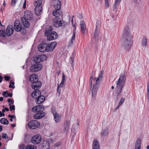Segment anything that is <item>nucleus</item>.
<instances>
[{"instance_id": "f03ea898", "label": "nucleus", "mask_w": 149, "mask_h": 149, "mask_svg": "<svg viewBox=\"0 0 149 149\" xmlns=\"http://www.w3.org/2000/svg\"><path fill=\"white\" fill-rule=\"evenodd\" d=\"M47 57L45 55H42L38 56L33 59L34 63L30 67V70L31 72H35L40 70L42 67L40 62L44 60H46Z\"/></svg>"}, {"instance_id": "13d9d810", "label": "nucleus", "mask_w": 149, "mask_h": 149, "mask_svg": "<svg viewBox=\"0 0 149 149\" xmlns=\"http://www.w3.org/2000/svg\"><path fill=\"white\" fill-rule=\"evenodd\" d=\"M12 83L11 82H10V85L9 86V87L10 88H15V87L14 86H12Z\"/></svg>"}, {"instance_id": "1a4fd4ad", "label": "nucleus", "mask_w": 149, "mask_h": 149, "mask_svg": "<svg viewBox=\"0 0 149 149\" xmlns=\"http://www.w3.org/2000/svg\"><path fill=\"white\" fill-rule=\"evenodd\" d=\"M41 140V136L40 135L38 134L33 136L31 140V143L35 145L39 144Z\"/></svg>"}, {"instance_id": "aec40b11", "label": "nucleus", "mask_w": 149, "mask_h": 149, "mask_svg": "<svg viewBox=\"0 0 149 149\" xmlns=\"http://www.w3.org/2000/svg\"><path fill=\"white\" fill-rule=\"evenodd\" d=\"M45 97L43 95H41L36 100V102L37 104H40L44 102Z\"/></svg>"}, {"instance_id": "393cba45", "label": "nucleus", "mask_w": 149, "mask_h": 149, "mask_svg": "<svg viewBox=\"0 0 149 149\" xmlns=\"http://www.w3.org/2000/svg\"><path fill=\"white\" fill-rule=\"evenodd\" d=\"M21 20L22 21L24 27L26 28H28L30 26V23L27 20L25 19L23 17L21 18Z\"/></svg>"}, {"instance_id": "a878e982", "label": "nucleus", "mask_w": 149, "mask_h": 149, "mask_svg": "<svg viewBox=\"0 0 149 149\" xmlns=\"http://www.w3.org/2000/svg\"><path fill=\"white\" fill-rule=\"evenodd\" d=\"M104 72V71L102 70L100 73L98 77L97 78L95 77V79H96V80L95 82H96V83H98L100 84V79L103 77Z\"/></svg>"}, {"instance_id": "7c9ffc66", "label": "nucleus", "mask_w": 149, "mask_h": 149, "mask_svg": "<svg viewBox=\"0 0 149 149\" xmlns=\"http://www.w3.org/2000/svg\"><path fill=\"white\" fill-rule=\"evenodd\" d=\"M98 26V24H97V23H96V28L95 30V33L94 35V37L95 38H97L99 36V30L97 28Z\"/></svg>"}, {"instance_id": "8fccbe9b", "label": "nucleus", "mask_w": 149, "mask_h": 149, "mask_svg": "<svg viewBox=\"0 0 149 149\" xmlns=\"http://www.w3.org/2000/svg\"><path fill=\"white\" fill-rule=\"evenodd\" d=\"M65 75L63 73L62 81L64 82L65 80Z\"/></svg>"}, {"instance_id": "9d476101", "label": "nucleus", "mask_w": 149, "mask_h": 149, "mask_svg": "<svg viewBox=\"0 0 149 149\" xmlns=\"http://www.w3.org/2000/svg\"><path fill=\"white\" fill-rule=\"evenodd\" d=\"M56 42H54L49 44H47L46 47V52H50L52 51L56 47Z\"/></svg>"}, {"instance_id": "774afa93", "label": "nucleus", "mask_w": 149, "mask_h": 149, "mask_svg": "<svg viewBox=\"0 0 149 149\" xmlns=\"http://www.w3.org/2000/svg\"><path fill=\"white\" fill-rule=\"evenodd\" d=\"M5 110H6V111H9V109L8 108H5Z\"/></svg>"}, {"instance_id": "37998d69", "label": "nucleus", "mask_w": 149, "mask_h": 149, "mask_svg": "<svg viewBox=\"0 0 149 149\" xmlns=\"http://www.w3.org/2000/svg\"><path fill=\"white\" fill-rule=\"evenodd\" d=\"M125 100V99L124 97L121 98L118 104L119 105L121 106L124 103Z\"/></svg>"}, {"instance_id": "3c124183", "label": "nucleus", "mask_w": 149, "mask_h": 149, "mask_svg": "<svg viewBox=\"0 0 149 149\" xmlns=\"http://www.w3.org/2000/svg\"><path fill=\"white\" fill-rule=\"evenodd\" d=\"M4 77L5 80L6 81H8L10 79V77L8 76H5Z\"/></svg>"}, {"instance_id": "4468645a", "label": "nucleus", "mask_w": 149, "mask_h": 149, "mask_svg": "<svg viewBox=\"0 0 149 149\" xmlns=\"http://www.w3.org/2000/svg\"><path fill=\"white\" fill-rule=\"evenodd\" d=\"M99 85V84L96 83V82H95V83L93 84L92 91V96L93 97H95L97 93Z\"/></svg>"}, {"instance_id": "603ef678", "label": "nucleus", "mask_w": 149, "mask_h": 149, "mask_svg": "<svg viewBox=\"0 0 149 149\" xmlns=\"http://www.w3.org/2000/svg\"><path fill=\"white\" fill-rule=\"evenodd\" d=\"M59 84H58V86H57V92L60 94L61 92V90L59 89Z\"/></svg>"}, {"instance_id": "0e129e2a", "label": "nucleus", "mask_w": 149, "mask_h": 149, "mask_svg": "<svg viewBox=\"0 0 149 149\" xmlns=\"http://www.w3.org/2000/svg\"><path fill=\"white\" fill-rule=\"evenodd\" d=\"M24 148V146H23L22 145L20 146H19V149H23Z\"/></svg>"}, {"instance_id": "c85d7f7f", "label": "nucleus", "mask_w": 149, "mask_h": 149, "mask_svg": "<svg viewBox=\"0 0 149 149\" xmlns=\"http://www.w3.org/2000/svg\"><path fill=\"white\" fill-rule=\"evenodd\" d=\"M73 35L71 38V39L69 42L68 43V46H71L72 45L73 43V40H74L75 37V31H73Z\"/></svg>"}, {"instance_id": "7ed1b4c3", "label": "nucleus", "mask_w": 149, "mask_h": 149, "mask_svg": "<svg viewBox=\"0 0 149 149\" xmlns=\"http://www.w3.org/2000/svg\"><path fill=\"white\" fill-rule=\"evenodd\" d=\"M53 28L52 26H49L47 28L45 35L47 36V40L50 41L56 39L58 37L57 33L55 31H52Z\"/></svg>"}, {"instance_id": "bf43d9fd", "label": "nucleus", "mask_w": 149, "mask_h": 149, "mask_svg": "<svg viewBox=\"0 0 149 149\" xmlns=\"http://www.w3.org/2000/svg\"><path fill=\"white\" fill-rule=\"evenodd\" d=\"M73 19L72 18V20H71V22H72V26L74 27L75 28V29H76L75 26L74 24H73ZM74 31H75V30H74Z\"/></svg>"}, {"instance_id": "49530a36", "label": "nucleus", "mask_w": 149, "mask_h": 149, "mask_svg": "<svg viewBox=\"0 0 149 149\" xmlns=\"http://www.w3.org/2000/svg\"><path fill=\"white\" fill-rule=\"evenodd\" d=\"M46 141H47V142L49 143H49H52L53 142V139H47Z\"/></svg>"}, {"instance_id": "6e6d98bb", "label": "nucleus", "mask_w": 149, "mask_h": 149, "mask_svg": "<svg viewBox=\"0 0 149 149\" xmlns=\"http://www.w3.org/2000/svg\"><path fill=\"white\" fill-rule=\"evenodd\" d=\"M8 94V95L6 96V97H12V95H13V94L12 93H8V94Z\"/></svg>"}, {"instance_id": "c03bdc74", "label": "nucleus", "mask_w": 149, "mask_h": 149, "mask_svg": "<svg viewBox=\"0 0 149 149\" xmlns=\"http://www.w3.org/2000/svg\"><path fill=\"white\" fill-rule=\"evenodd\" d=\"M105 6L106 7L108 8L109 6V2L108 0H105Z\"/></svg>"}, {"instance_id": "39448f33", "label": "nucleus", "mask_w": 149, "mask_h": 149, "mask_svg": "<svg viewBox=\"0 0 149 149\" xmlns=\"http://www.w3.org/2000/svg\"><path fill=\"white\" fill-rule=\"evenodd\" d=\"M42 0H35L33 4L36 7L35 9V13L37 15L39 16L42 11V7L41 5Z\"/></svg>"}, {"instance_id": "473e14b6", "label": "nucleus", "mask_w": 149, "mask_h": 149, "mask_svg": "<svg viewBox=\"0 0 149 149\" xmlns=\"http://www.w3.org/2000/svg\"><path fill=\"white\" fill-rule=\"evenodd\" d=\"M0 123L4 125H8L9 123V121L6 119L3 118L1 119Z\"/></svg>"}, {"instance_id": "338daca9", "label": "nucleus", "mask_w": 149, "mask_h": 149, "mask_svg": "<svg viewBox=\"0 0 149 149\" xmlns=\"http://www.w3.org/2000/svg\"><path fill=\"white\" fill-rule=\"evenodd\" d=\"M3 100V98L2 97H0V101H2Z\"/></svg>"}, {"instance_id": "f257e3e1", "label": "nucleus", "mask_w": 149, "mask_h": 149, "mask_svg": "<svg viewBox=\"0 0 149 149\" xmlns=\"http://www.w3.org/2000/svg\"><path fill=\"white\" fill-rule=\"evenodd\" d=\"M121 42L122 46L126 49L130 47L132 44V35L128 26L125 27L123 30Z\"/></svg>"}, {"instance_id": "a18cd8bd", "label": "nucleus", "mask_w": 149, "mask_h": 149, "mask_svg": "<svg viewBox=\"0 0 149 149\" xmlns=\"http://www.w3.org/2000/svg\"><path fill=\"white\" fill-rule=\"evenodd\" d=\"M2 135V138H3L5 139H7L8 138V137L6 134L3 133Z\"/></svg>"}, {"instance_id": "5701e85b", "label": "nucleus", "mask_w": 149, "mask_h": 149, "mask_svg": "<svg viewBox=\"0 0 149 149\" xmlns=\"http://www.w3.org/2000/svg\"><path fill=\"white\" fill-rule=\"evenodd\" d=\"M80 25L81 32L83 34H84L85 33L86 27L84 22V21L81 20L80 21Z\"/></svg>"}, {"instance_id": "423d86ee", "label": "nucleus", "mask_w": 149, "mask_h": 149, "mask_svg": "<svg viewBox=\"0 0 149 149\" xmlns=\"http://www.w3.org/2000/svg\"><path fill=\"white\" fill-rule=\"evenodd\" d=\"M126 77L124 74H120L118 81L116 83V87L123 88L124 87Z\"/></svg>"}, {"instance_id": "de8ad7c7", "label": "nucleus", "mask_w": 149, "mask_h": 149, "mask_svg": "<svg viewBox=\"0 0 149 149\" xmlns=\"http://www.w3.org/2000/svg\"><path fill=\"white\" fill-rule=\"evenodd\" d=\"M15 107L14 105H13L12 106H10V111H12V110H15Z\"/></svg>"}, {"instance_id": "0eeeda50", "label": "nucleus", "mask_w": 149, "mask_h": 149, "mask_svg": "<svg viewBox=\"0 0 149 149\" xmlns=\"http://www.w3.org/2000/svg\"><path fill=\"white\" fill-rule=\"evenodd\" d=\"M40 123L36 120L31 121L28 124V127L31 129H35L39 126Z\"/></svg>"}, {"instance_id": "bb28decb", "label": "nucleus", "mask_w": 149, "mask_h": 149, "mask_svg": "<svg viewBox=\"0 0 149 149\" xmlns=\"http://www.w3.org/2000/svg\"><path fill=\"white\" fill-rule=\"evenodd\" d=\"M141 140L140 139H138L135 143V149H141Z\"/></svg>"}, {"instance_id": "a211bd4d", "label": "nucleus", "mask_w": 149, "mask_h": 149, "mask_svg": "<svg viewBox=\"0 0 149 149\" xmlns=\"http://www.w3.org/2000/svg\"><path fill=\"white\" fill-rule=\"evenodd\" d=\"M46 45H47V44L45 43H42L39 45L38 47V49L39 51L42 52H46Z\"/></svg>"}, {"instance_id": "e433bc0d", "label": "nucleus", "mask_w": 149, "mask_h": 149, "mask_svg": "<svg viewBox=\"0 0 149 149\" xmlns=\"http://www.w3.org/2000/svg\"><path fill=\"white\" fill-rule=\"evenodd\" d=\"M96 79H95H95H94V78L93 77V74H91L90 80H89V82H90V88H91L92 87V82L93 81H94L95 80H96Z\"/></svg>"}, {"instance_id": "cd10ccee", "label": "nucleus", "mask_w": 149, "mask_h": 149, "mask_svg": "<svg viewBox=\"0 0 149 149\" xmlns=\"http://www.w3.org/2000/svg\"><path fill=\"white\" fill-rule=\"evenodd\" d=\"M93 149H100L99 143L97 140H94L93 143Z\"/></svg>"}, {"instance_id": "72a5a7b5", "label": "nucleus", "mask_w": 149, "mask_h": 149, "mask_svg": "<svg viewBox=\"0 0 149 149\" xmlns=\"http://www.w3.org/2000/svg\"><path fill=\"white\" fill-rule=\"evenodd\" d=\"M37 107H38V112L41 113L44 111V106L42 105H37Z\"/></svg>"}, {"instance_id": "69168bd1", "label": "nucleus", "mask_w": 149, "mask_h": 149, "mask_svg": "<svg viewBox=\"0 0 149 149\" xmlns=\"http://www.w3.org/2000/svg\"><path fill=\"white\" fill-rule=\"evenodd\" d=\"M3 79V77L1 76H0V83L2 82Z\"/></svg>"}, {"instance_id": "a19ab883", "label": "nucleus", "mask_w": 149, "mask_h": 149, "mask_svg": "<svg viewBox=\"0 0 149 149\" xmlns=\"http://www.w3.org/2000/svg\"><path fill=\"white\" fill-rule=\"evenodd\" d=\"M38 107H37V105L36 106L33 107L32 108V111L33 112H35V113L38 112V110L37 108H38Z\"/></svg>"}, {"instance_id": "4d7b16f0", "label": "nucleus", "mask_w": 149, "mask_h": 149, "mask_svg": "<svg viewBox=\"0 0 149 149\" xmlns=\"http://www.w3.org/2000/svg\"><path fill=\"white\" fill-rule=\"evenodd\" d=\"M64 82L62 81H61V83H60L59 84V87H61L63 86V84H64Z\"/></svg>"}, {"instance_id": "09e8293b", "label": "nucleus", "mask_w": 149, "mask_h": 149, "mask_svg": "<svg viewBox=\"0 0 149 149\" xmlns=\"http://www.w3.org/2000/svg\"><path fill=\"white\" fill-rule=\"evenodd\" d=\"M70 59L71 61V63L72 66H73V63L74 61V58L72 57H71L70 58Z\"/></svg>"}, {"instance_id": "ddd939ff", "label": "nucleus", "mask_w": 149, "mask_h": 149, "mask_svg": "<svg viewBox=\"0 0 149 149\" xmlns=\"http://www.w3.org/2000/svg\"><path fill=\"white\" fill-rule=\"evenodd\" d=\"M70 120H67L64 122L63 126V132H65L68 131L70 127Z\"/></svg>"}, {"instance_id": "4c0bfd02", "label": "nucleus", "mask_w": 149, "mask_h": 149, "mask_svg": "<svg viewBox=\"0 0 149 149\" xmlns=\"http://www.w3.org/2000/svg\"><path fill=\"white\" fill-rule=\"evenodd\" d=\"M147 43V39L146 37H144L142 41V45L143 46H146Z\"/></svg>"}, {"instance_id": "2eb2a0df", "label": "nucleus", "mask_w": 149, "mask_h": 149, "mask_svg": "<svg viewBox=\"0 0 149 149\" xmlns=\"http://www.w3.org/2000/svg\"><path fill=\"white\" fill-rule=\"evenodd\" d=\"M29 80L32 83L37 82L38 81V75L36 74H33L29 77Z\"/></svg>"}, {"instance_id": "864d4df0", "label": "nucleus", "mask_w": 149, "mask_h": 149, "mask_svg": "<svg viewBox=\"0 0 149 149\" xmlns=\"http://www.w3.org/2000/svg\"><path fill=\"white\" fill-rule=\"evenodd\" d=\"M8 94V91H4L3 92L2 95L4 97H6L7 95H6V94Z\"/></svg>"}, {"instance_id": "dca6fc26", "label": "nucleus", "mask_w": 149, "mask_h": 149, "mask_svg": "<svg viewBox=\"0 0 149 149\" xmlns=\"http://www.w3.org/2000/svg\"><path fill=\"white\" fill-rule=\"evenodd\" d=\"M41 93L39 89H36L31 94V96L34 98H37L41 95Z\"/></svg>"}, {"instance_id": "f8f14e48", "label": "nucleus", "mask_w": 149, "mask_h": 149, "mask_svg": "<svg viewBox=\"0 0 149 149\" xmlns=\"http://www.w3.org/2000/svg\"><path fill=\"white\" fill-rule=\"evenodd\" d=\"M26 20H31L33 18V13L32 12L26 10L24 13V17H23Z\"/></svg>"}, {"instance_id": "f3484780", "label": "nucleus", "mask_w": 149, "mask_h": 149, "mask_svg": "<svg viewBox=\"0 0 149 149\" xmlns=\"http://www.w3.org/2000/svg\"><path fill=\"white\" fill-rule=\"evenodd\" d=\"M14 28L16 31L19 32L22 29V25L20 24L19 21L16 20L14 24Z\"/></svg>"}, {"instance_id": "680f3d73", "label": "nucleus", "mask_w": 149, "mask_h": 149, "mask_svg": "<svg viewBox=\"0 0 149 149\" xmlns=\"http://www.w3.org/2000/svg\"><path fill=\"white\" fill-rule=\"evenodd\" d=\"M78 18L79 19H81L82 18L83 16H82V15L81 14H79V15L78 16Z\"/></svg>"}, {"instance_id": "5fc2aeb1", "label": "nucleus", "mask_w": 149, "mask_h": 149, "mask_svg": "<svg viewBox=\"0 0 149 149\" xmlns=\"http://www.w3.org/2000/svg\"><path fill=\"white\" fill-rule=\"evenodd\" d=\"M26 0H25L24 2V4L23 6V9H25L26 7Z\"/></svg>"}, {"instance_id": "20e7f679", "label": "nucleus", "mask_w": 149, "mask_h": 149, "mask_svg": "<svg viewBox=\"0 0 149 149\" xmlns=\"http://www.w3.org/2000/svg\"><path fill=\"white\" fill-rule=\"evenodd\" d=\"M53 0L55 9L53 12V14L56 17H58L62 13L60 10L61 8V1L60 0Z\"/></svg>"}, {"instance_id": "052dcab7", "label": "nucleus", "mask_w": 149, "mask_h": 149, "mask_svg": "<svg viewBox=\"0 0 149 149\" xmlns=\"http://www.w3.org/2000/svg\"><path fill=\"white\" fill-rule=\"evenodd\" d=\"M5 116V114L3 113H2L1 111H0V117H1V116Z\"/></svg>"}, {"instance_id": "b1692460", "label": "nucleus", "mask_w": 149, "mask_h": 149, "mask_svg": "<svg viewBox=\"0 0 149 149\" xmlns=\"http://www.w3.org/2000/svg\"><path fill=\"white\" fill-rule=\"evenodd\" d=\"M41 147L42 149H48L49 148V143L46 140H44L41 145Z\"/></svg>"}, {"instance_id": "ea45409f", "label": "nucleus", "mask_w": 149, "mask_h": 149, "mask_svg": "<svg viewBox=\"0 0 149 149\" xmlns=\"http://www.w3.org/2000/svg\"><path fill=\"white\" fill-rule=\"evenodd\" d=\"M6 36L5 31L4 30L0 31V36L5 37Z\"/></svg>"}, {"instance_id": "c756f323", "label": "nucleus", "mask_w": 149, "mask_h": 149, "mask_svg": "<svg viewBox=\"0 0 149 149\" xmlns=\"http://www.w3.org/2000/svg\"><path fill=\"white\" fill-rule=\"evenodd\" d=\"M109 130L107 128H106L103 130L101 132L102 136H105L108 135Z\"/></svg>"}, {"instance_id": "f704fd0d", "label": "nucleus", "mask_w": 149, "mask_h": 149, "mask_svg": "<svg viewBox=\"0 0 149 149\" xmlns=\"http://www.w3.org/2000/svg\"><path fill=\"white\" fill-rule=\"evenodd\" d=\"M25 149H37L36 146L34 145H29L26 146Z\"/></svg>"}, {"instance_id": "2f4dec72", "label": "nucleus", "mask_w": 149, "mask_h": 149, "mask_svg": "<svg viewBox=\"0 0 149 149\" xmlns=\"http://www.w3.org/2000/svg\"><path fill=\"white\" fill-rule=\"evenodd\" d=\"M123 88L116 87V93L117 96H119L122 92Z\"/></svg>"}, {"instance_id": "6ab92c4d", "label": "nucleus", "mask_w": 149, "mask_h": 149, "mask_svg": "<svg viewBox=\"0 0 149 149\" xmlns=\"http://www.w3.org/2000/svg\"><path fill=\"white\" fill-rule=\"evenodd\" d=\"M14 31V28L13 26L9 25L7 27L6 29V34L8 36L12 35Z\"/></svg>"}, {"instance_id": "412c9836", "label": "nucleus", "mask_w": 149, "mask_h": 149, "mask_svg": "<svg viewBox=\"0 0 149 149\" xmlns=\"http://www.w3.org/2000/svg\"><path fill=\"white\" fill-rule=\"evenodd\" d=\"M41 86V83L40 81H37L36 83H34L32 84L31 86L32 88L33 89H38V88H40Z\"/></svg>"}, {"instance_id": "6e6552de", "label": "nucleus", "mask_w": 149, "mask_h": 149, "mask_svg": "<svg viewBox=\"0 0 149 149\" xmlns=\"http://www.w3.org/2000/svg\"><path fill=\"white\" fill-rule=\"evenodd\" d=\"M52 112L53 113L54 119L56 123H59L61 120V115L58 114L54 108H52Z\"/></svg>"}, {"instance_id": "9b49d317", "label": "nucleus", "mask_w": 149, "mask_h": 149, "mask_svg": "<svg viewBox=\"0 0 149 149\" xmlns=\"http://www.w3.org/2000/svg\"><path fill=\"white\" fill-rule=\"evenodd\" d=\"M63 23L60 18H56L54 19L53 25L56 28H58L62 26Z\"/></svg>"}, {"instance_id": "4be33fe9", "label": "nucleus", "mask_w": 149, "mask_h": 149, "mask_svg": "<svg viewBox=\"0 0 149 149\" xmlns=\"http://www.w3.org/2000/svg\"><path fill=\"white\" fill-rule=\"evenodd\" d=\"M45 115L44 112H38L33 116L34 118L35 119H40L44 117Z\"/></svg>"}, {"instance_id": "58836bf2", "label": "nucleus", "mask_w": 149, "mask_h": 149, "mask_svg": "<svg viewBox=\"0 0 149 149\" xmlns=\"http://www.w3.org/2000/svg\"><path fill=\"white\" fill-rule=\"evenodd\" d=\"M18 0H11L10 5L12 6H15Z\"/></svg>"}, {"instance_id": "c9c22d12", "label": "nucleus", "mask_w": 149, "mask_h": 149, "mask_svg": "<svg viewBox=\"0 0 149 149\" xmlns=\"http://www.w3.org/2000/svg\"><path fill=\"white\" fill-rule=\"evenodd\" d=\"M121 0H115L114 3V8H116L118 7V5L120 4Z\"/></svg>"}, {"instance_id": "79ce46f5", "label": "nucleus", "mask_w": 149, "mask_h": 149, "mask_svg": "<svg viewBox=\"0 0 149 149\" xmlns=\"http://www.w3.org/2000/svg\"><path fill=\"white\" fill-rule=\"evenodd\" d=\"M147 98L149 100V79L148 82L147 84Z\"/></svg>"}, {"instance_id": "e2e57ef3", "label": "nucleus", "mask_w": 149, "mask_h": 149, "mask_svg": "<svg viewBox=\"0 0 149 149\" xmlns=\"http://www.w3.org/2000/svg\"><path fill=\"white\" fill-rule=\"evenodd\" d=\"M8 102H12V100L10 99V98H8Z\"/></svg>"}]
</instances>
